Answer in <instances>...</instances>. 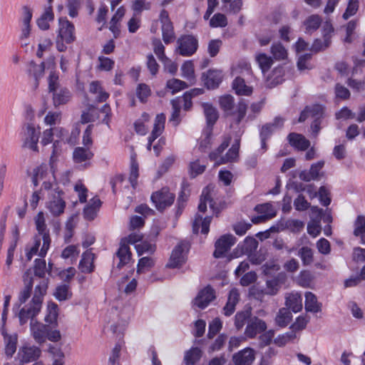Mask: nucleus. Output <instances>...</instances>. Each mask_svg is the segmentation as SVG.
Instances as JSON below:
<instances>
[{"instance_id":"f257e3e1","label":"nucleus","mask_w":365,"mask_h":365,"mask_svg":"<svg viewBox=\"0 0 365 365\" xmlns=\"http://www.w3.org/2000/svg\"><path fill=\"white\" fill-rule=\"evenodd\" d=\"M45 111L46 108H42L34 115L33 108L31 106L26 108V121L22 125L20 133L22 148L38 152V143L41 133V124H46Z\"/></svg>"},{"instance_id":"f03ea898","label":"nucleus","mask_w":365,"mask_h":365,"mask_svg":"<svg viewBox=\"0 0 365 365\" xmlns=\"http://www.w3.org/2000/svg\"><path fill=\"white\" fill-rule=\"evenodd\" d=\"M48 89L51 103L55 108L67 104L71 99V91L60 83L55 73H50Z\"/></svg>"},{"instance_id":"7ed1b4c3","label":"nucleus","mask_w":365,"mask_h":365,"mask_svg":"<svg viewBox=\"0 0 365 365\" xmlns=\"http://www.w3.org/2000/svg\"><path fill=\"white\" fill-rule=\"evenodd\" d=\"M221 108L227 115L232 118L233 120L239 124L245 118L247 104L244 99H241L235 107V101L231 95L221 96L219 100Z\"/></svg>"},{"instance_id":"20e7f679","label":"nucleus","mask_w":365,"mask_h":365,"mask_svg":"<svg viewBox=\"0 0 365 365\" xmlns=\"http://www.w3.org/2000/svg\"><path fill=\"white\" fill-rule=\"evenodd\" d=\"M33 16L32 9L28 6H24L21 8V14L19 21L20 27V34L19 36V43L20 47L28 53L30 48V36L31 34L32 26L31 19Z\"/></svg>"},{"instance_id":"39448f33","label":"nucleus","mask_w":365,"mask_h":365,"mask_svg":"<svg viewBox=\"0 0 365 365\" xmlns=\"http://www.w3.org/2000/svg\"><path fill=\"white\" fill-rule=\"evenodd\" d=\"M46 284H38L35 287L34 295L32 298V305L29 308H22L19 314V322L21 325L26 324L31 319L35 320L34 317L40 312L43 301V292Z\"/></svg>"},{"instance_id":"423d86ee","label":"nucleus","mask_w":365,"mask_h":365,"mask_svg":"<svg viewBox=\"0 0 365 365\" xmlns=\"http://www.w3.org/2000/svg\"><path fill=\"white\" fill-rule=\"evenodd\" d=\"M46 62L44 60H31L25 66L24 72L27 76L30 88L33 92H36L41 81L45 76Z\"/></svg>"},{"instance_id":"0eeeda50","label":"nucleus","mask_w":365,"mask_h":365,"mask_svg":"<svg viewBox=\"0 0 365 365\" xmlns=\"http://www.w3.org/2000/svg\"><path fill=\"white\" fill-rule=\"evenodd\" d=\"M45 175L46 166L43 164L34 170L31 180L34 187L38 186L41 181H42V183L41 189L35 190L31 195V198L30 200V205L33 210H35L37 207L38 201L43 197L42 188H46V181L44 180Z\"/></svg>"},{"instance_id":"6e6552de","label":"nucleus","mask_w":365,"mask_h":365,"mask_svg":"<svg viewBox=\"0 0 365 365\" xmlns=\"http://www.w3.org/2000/svg\"><path fill=\"white\" fill-rule=\"evenodd\" d=\"M48 195H51L48 207L51 213L53 216H58L61 215L66 207V202L61 197L62 192L58 190L56 185H51L49 187H47Z\"/></svg>"},{"instance_id":"1a4fd4ad","label":"nucleus","mask_w":365,"mask_h":365,"mask_svg":"<svg viewBox=\"0 0 365 365\" xmlns=\"http://www.w3.org/2000/svg\"><path fill=\"white\" fill-rule=\"evenodd\" d=\"M175 51L182 56H190L195 53L198 47V41L192 35L181 36L177 41Z\"/></svg>"},{"instance_id":"9d476101","label":"nucleus","mask_w":365,"mask_h":365,"mask_svg":"<svg viewBox=\"0 0 365 365\" xmlns=\"http://www.w3.org/2000/svg\"><path fill=\"white\" fill-rule=\"evenodd\" d=\"M150 198L156 209L163 211L173 203L175 195L168 187H163L153 192Z\"/></svg>"},{"instance_id":"9b49d317","label":"nucleus","mask_w":365,"mask_h":365,"mask_svg":"<svg viewBox=\"0 0 365 365\" xmlns=\"http://www.w3.org/2000/svg\"><path fill=\"white\" fill-rule=\"evenodd\" d=\"M41 351L35 346H23L19 348L15 359L19 365L36 361L41 356Z\"/></svg>"},{"instance_id":"f8f14e48","label":"nucleus","mask_w":365,"mask_h":365,"mask_svg":"<svg viewBox=\"0 0 365 365\" xmlns=\"http://www.w3.org/2000/svg\"><path fill=\"white\" fill-rule=\"evenodd\" d=\"M187 249L188 248L186 244H178L172 252L168 266L172 268H175L185 263L186 261V253Z\"/></svg>"},{"instance_id":"ddd939ff","label":"nucleus","mask_w":365,"mask_h":365,"mask_svg":"<svg viewBox=\"0 0 365 365\" xmlns=\"http://www.w3.org/2000/svg\"><path fill=\"white\" fill-rule=\"evenodd\" d=\"M235 243V237L232 235H225L222 236L215 242V250L213 253L216 258L222 257L225 254Z\"/></svg>"},{"instance_id":"4468645a","label":"nucleus","mask_w":365,"mask_h":365,"mask_svg":"<svg viewBox=\"0 0 365 365\" xmlns=\"http://www.w3.org/2000/svg\"><path fill=\"white\" fill-rule=\"evenodd\" d=\"M215 298V290L210 286L199 292L193 300V306L200 309L205 308Z\"/></svg>"},{"instance_id":"2eb2a0df","label":"nucleus","mask_w":365,"mask_h":365,"mask_svg":"<svg viewBox=\"0 0 365 365\" xmlns=\"http://www.w3.org/2000/svg\"><path fill=\"white\" fill-rule=\"evenodd\" d=\"M74 26L68 21L66 19H59V29L58 38H61V41H65L67 43H70L74 41Z\"/></svg>"},{"instance_id":"dca6fc26","label":"nucleus","mask_w":365,"mask_h":365,"mask_svg":"<svg viewBox=\"0 0 365 365\" xmlns=\"http://www.w3.org/2000/svg\"><path fill=\"white\" fill-rule=\"evenodd\" d=\"M165 123V115L163 113L158 114L155 119L153 129L148 138L147 149L150 150L153 142L159 137L164 130Z\"/></svg>"},{"instance_id":"f3484780","label":"nucleus","mask_w":365,"mask_h":365,"mask_svg":"<svg viewBox=\"0 0 365 365\" xmlns=\"http://www.w3.org/2000/svg\"><path fill=\"white\" fill-rule=\"evenodd\" d=\"M267 329L265 322L257 318H252L247 324L245 334L249 338H254L257 334H259Z\"/></svg>"},{"instance_id":"a211bd4d","label":"nucleus","mask_w":365,"mask_h":365,"mask_svg":"<svg viewBox=\"0 0 365 365\" xmlns=\"http://www.w3.org/2000/svg\"><path fill=\"white\" fill-rule=\"evenodd\" d=\"M45 217L43 212H39L36 216L34 217V222L36 229L38 232V236H41L43 240V245L40 250V257H43L46 255V225H45Z\"/></svg>"},{"instance_id":"6ab92c4d","label":"nucleus","mask_w":365,"mask_h":365,"mask_svg":"<svg viewBox=\"0 0 365 365\" xmlns=\"http://www.w3.org/2000/svg\"><path fill=\"white\" fill-rule=\"evenodd\" d=\"M255 358V351L250 348H246L233 356V361L235 365H252Z\"/></svg>"},{"instance_id":"aec40b11","label":"nucleus","mask_w":365,"mask_h":365,"mask_svg":"<svg viewBox=\"0 0 365 365\" xmlns=\"http://www.w3.org/2000/svg\"><path fill=\"white\" fill-rule=\"evenodd\" d=\"M76 271L74 267H71L66 269H61L59 268L53 267V264L50 263L48 264V269H47V272H48L51 276H58L60 279L67 282L71 280L76 274Z\"/></svg>"},{"instance_id":"412c9836","label":"nucleus","mask_w":365,"mask_h":365,"mask_svg":"<svg viewBox=\"0 0 365 365\" xmlns=\"http://www.w3.org/2000/svg\"><path fill=\"white\" fill-rule=\"evenodd\" d=\"M31 269H29L24 274L23 278L24 287L19 294V300L21 304H24L30 297L34 285V279L31 277Z\"/></svg>"},{"instance_id":"4be33fe9","label":"nucleus","mask_w":365,"mask_h":365,"mask_svg":"<svg viewBox=\"0 0 365 365\" xmlns=\"http://www.w3.org/2000/svg\"><path fill=\"white\" fill-rule=\"evenodd\" d=\"M286 308L291 309L294 312H299L302 309V298L300 294L292 292L287 294L285 296Z\"/></svg>"},{"instance_id":"5701e85b","label":"nucleus","mask_w":365,"mask_h":365,"mask_svg":"<svg viewBox=\"0 0 365 365\" xmlns=\"http://www.w3.org/2000/svg\"><path fill=\"white\" fill-rule=\"evenodd\" d=\"M240 145V140L239 139H236L235 142L232 144L227 153L219 158L217 160V165L237 161L239 158Z\"/></svg>"},{"instance_id":"b1692460","label":"nucleus","mask_w":365,"mask_h":365,"mask_svg":"<svg viewBox=\"0 0 365 365\" xmlns=\"http://www.w3.org/2000/svg\"><path fill=\"white\" fill-rule=\"evenodd\" d=\"M1 334L5 344V354L8 357H11L16 350L17 334H9L6 332L4 328H2Z\"/></svg>"},{"instance_id":"393cba45","label":"nucleus","mask_w":365,"mask_h":365,"mask_svg":"<svg viewBox=\"0 0 365 365\" xmlns=\"http://www.w3.org/2000/svg\"><path fill=\"white\" fill-rule=\"evenodd\" d=\"M266 291L264 292L259 289L253 291L252 294L255 298L260 299L264 294L271 296L275 295L277 294L280 287L279 282L276 278L267 280L266 282Z\"/></svg>"},{"instance_id":"a878e982","label":"nucleus","mask_w":365,"mask_h":365,"mask_svg":"<svg viewBox=\"0 0 365 365\" xmlns=\"http://www.w3.org/2000/svg\"><path fill=\"white\" fill-rule=\"evenodd\" d=\"M202 77L208 88H217L222 79V72L217 70H210L206 74H203Z\"/></svg>"},{"instance_id":"bb28decb","label":"nucleus","mask_w":365,"mask_h":365,"mask_svg":"<svg viewBox=\"0 0 365 365\" xmlns=\"http://www.w3.org/2000/svg\"><path fill=\"white\" fill-rule=\"evenodd\" d=\"M240 300V294L236 288L232 289L228 295L227 302L223 308L225 316H230L235 310V306Z\"/></svg>"},{"instance_id":"cd10ccee","label":"nucleus","mask_w":365,"mask_h":365,"mask_svg":"<svg viewBox=\"0 0 365 365\" xmlns=\"http://www.w3.org/2000/svg\"><path fill=\"white\" fill-rule=\"evenodd\" d=\"M31 334L37 343L41 344L46 341V325L36 320L31 322Z\"/></svg>"},{"instance_id":"c85d7f7f","label":"nucleus","mask_w":365,"mask_h":365,"mask_svg":"<svg viewBox=\"0 0 365 365\" xmlns=\"http://www.w3.org/2000/svg\"><path fill=\"white\" fill-rule=\"evenodd\" d=\"M284 120L281 117H276L272 123H267L262 126L260 132V138H266L270 137L272 133L283 126Z\"/></svg>"},{"instance_id":"c756f323","label":"nucleus","mask_w":365,"mask_h":365,"mask_svg":"<svg viewBox=\"0 0 365 365\" xmlns=\"http://www.w3.org/2000/svg\"><path fill=\"white\" fill-rule=\"evenodd\" d=\"M287 138L289 144L298 150H305L310 145L309 141L302 134L291 133Z\"/></svg>"},{"instance_id":"7c9ffc66","label":"nucleus","mask_w":365,"mask_h":365,"mask_svg":"<svg viewBox=\"0 0 365 365\" xmlns=\"http://www.w3.org/2000/svg\"><path fill=\"white\" fill-rule=\"evenodd\" d=\"M94 255L90 252L86 251L83 253L82 258L79 263V269L84 273H90L93 271Z\"/></svg>"},{"instance_id":"2f4dec72","label":"nucleus","mask_w":365,"mask_h":365,"mask_svg":"<svg viewBox=\"0 0 365 365\" xmlns=\"http://www.w3.org/2000/svg\"><path fill=\"white\" fill-rule=\"evenodd\" d=\"M47 352L51 357L50 365H65L64 364V354L60 346H51L47 345Z\"/></svg>"},{"instance_id":"473e14b6","label":"nucleus","mask_w":365,"mask_h":365,"mask_svg":"<svg viewBox=\"0 0 365 365\" xmlns=\"http://www.w3.org/2000/svg\"><path fill=\"white\" fill-rule=\"evenodd\" d=\"M211 222V217H206L202 219V216L197 215L192 222V231L197 234L199 232L200 226H201V232L207 235L209 232V227Z\"/></svg>"},{"instance_id":"72a5a7b5","label":"nucleus","mask_w":365,"mask_h":365,"mask_svg":"<svg viewBox=\"0 0 365 365\" xmlns=\"http://www.w3.org/2000/svg\"><path fill=\"white\" fill-rule=\"evenodd\" d=\"M232 88L239 96H250L252 93V88L247 86L241 77L235 78L232 82Z\"/></svg>"},{"instance_id":"f704fd0d","label":"nucleus","mask_w":365,"mask_h":365,"mask_svg":"<svg viewBox=\"0 0 365 365\" xmlns=\"http://www.w3.org/2000/svg\"><path fill=\"white\" fill-rule=\"evenodd\" d=\"M305 309L313 313H317L322 309V304L317 301L316 295L312 292H307L305 294Z\"/></svg>"},{"instance_id":"c9c22d12","label":"nucleus","mask_w":365,"mask_h":365,"mask_svg":"<svg viewBox=\"0 0 365 365\" xmlns=\"http://www.w3.org/2000/svg\"><path fill=\"white\" fill-rule=\"evenodd\" d=\"M292 319L291 312L285 307L279 309L275 317V324L279 327H287Z\"/></svg>"},{"instance_id":"e433bc0d","label":"nucleus","mask_w":365,"mask_h":365,"mask_svg":"<svg viewBox=\"0 0 365 365\" xmlns=\"http://www.w3.org/2000/svg\"><path fill=\"white\" fill-rule=\"evenodd\" d=\"M45 256L46 255L34 260L32 268L34 277L31 276L34 281L36 279H43L46 276V260L43 259Z\"/></svg>"},{"instance_id":"4c0bfd02","label":"nucleus","mask_w":365,"mask_h":365,"mask_svg":"<svg viewBox=\"0 0 365 365\" xmlns=\"http://www.w3.org/2000/svg\"><path fill=\"white\" fill-rule=\"evenodd\" d=\"M53 295L58 301L63 302L72 297V292L69 285L59 284L55 288Z\"/></svg>"},{"instance_id":"58836bf2","label":"nucleus","mask_w":365,"mask_h":365,"mask_svg":"<svg viewBox=\"0 0 365 365\" xmlns=\"http://www.w3.org/2000/svg\"><path fill=\"white\" fill-rule=\"evenodd\" d=\"M93 153L88 148H76L73 153V158L76 163H82L93 157Z\"/></svg>"},{"instance_id":"ea45409f","label":"nucleus","mask_w":365,"mask_h":365,"mask_svg":"<svg viewBox=\"0 0 365 365\" xmlns=\"http://www.w3.org/2000/svg\"><path fill=\"white\" fill-rule=\"evenodd\" d=\"M212 190V187L210 185H208L203 189L198 205L199 211L204 212L207 209V202L209 203L210 208L213 209L212 200L210 195Z\"/></svg>"},{"instance_id":"a19ab883","label":"nucleus","mask_w":365,"mask_h":365,"mask_svg":"<svg viewBox=\"0 0 365 365\" xmlns=\"http://www.w3.org/2000/svg\"><path fill=\"white\" fill-rule=\"evenodd\" d=\"M59 313L58 305L53 302L47 304V327L48 325L57 326V319Z\"/></svg>"},{"instance_id":"79ce46f5","label":"nucleus","mask_w":365,"mask_h":365,"mask_svg":"<svg viewBox=\"0 0 365 365\" xmlns=\"http://www.w3.org/2000/svg\"><path fill=\"white\" fill-rule=\"evenodd\" d=\"M322 18L317 14H312L304 21L305 32L312 34L319 29L322 24Z\"/></svg>"},{"instance_id":"37998d69","label":"nucleus","mask_w":365,"mask_h":365,"mask_svg":"<svg viewBox=\"0 0 365 365\" xmlns=\"http://www.w3.org/2000/svg\"><path fill=\"white\" fill-rule=\"evenodd\" d=\"M61 143L58 140H55L52 145V153L50 156L49 164L51 167V170L55 178V172L56 163L58 161V157L61 155Z\"/></svg>"},{"instance_id":"c03bdc74","label":"nucleus","mask_w":365,"mask_h":365,"mask_svg":"<svg viewBox=\"0 0 365 365\" xmlns=\"http://www.w3.org/2000/svg\"><path fill=\"white\" fill-rule=\"evenodd\" d=\"M354 235L360 237L362 244H365V217L359 215L354 222Z\"/></svg>"},{"instance_id":"a18cd8bd","label":"nucleus","mask_w":365,"mask_h":365,"mask_svg":"<svg viewBox=\"0 0 365 365\" xmlns=\"http://www.w3.org/2000/svg\"><path fill=\"white\" fill-rule=\"evenodd\" d=\"M117 256L119 258V263L118 267L120 268L125 264H128L131 258V252L130 248L127 245H121L117 252Z\"/></svg>"},{"instance_id":"49530a36","label":"nucleus","mask_w":365,"mask_h":365,"mask_svg":"<svg viewBox=\"0 0 365 365\" xmlns=\"http://www.w3.org/2000/svg\"><path fill=\"white\" fill-rule=\"evenodd\" d=\"M61 334L60 331L57 329H48L47 327V340L53 343V344H48V346L51 345V346H60V349H62L63 344L61 342Z\"/></svg>"},{"instance_id":"de8ad7c7","label":"nucleus","mask_w":365,"mask_h":365,"mask_svg":"<svg viewBox=\"0 0 365 365\" xmlns=\"http://www.w3.org/2000/svg\"><path fill=\"white\" fill-rule=\"evenodd\" d=\"M202 107L207 124L212 125L218 118V113L216 108L209 103H203Z\"/></svg>"},{"instance_id":"09e8293b","label":"nucleus","mask_w":365,"mask_h":365,"mask_svg":"<svg viewBox=\"0 0 365 365\" xmlns=\"http://www.w3.org/2000/svg\"><path fill=\"white\" fill-rule=\"evenodd\" d=\"M255 58L263 73L269 71L273 64L272 57L265 53H258L256 55Z\"/></svg>"},{"instance_id":"8fccbe9b","label":"nucleus","mask_w":365,"mask_h":365,"mask_svg":"<svg viewBox=\"0 0 365 365\" xmlns=\"http://www.w3.org/2000/svg\"><path fill=\"white\" fill-rule=\"evenodd\" d=\"M181 71L182 76L190 81V85L194 84V66L192 61H187L185 62L181 67Z\"/></svg>"},{"instance_id":"3c124183","label":"nucleus","mask_w":365,"mask_h":365,"mask_svg":"<svg viewBox=\"0 0 365 365\" xmlns=\"http://www.w3.org/2000/svg\"><path fill=\"white\" fill-rule=\"evenodd\" d=\"M230 139L231 138L229 136L225 137L220 145L215 150L210 153L209 157L210 160H214L216 165H217V160L219 158L222 156L221 155L222 153L229 146Z\"/></svg>"},{"instance_id":"603ef678","label":"nucleus","mask_w":365,"mask_h":365,"mask_svg":"<svg viewBox=\"0 0 365 365\" xmlns=\"http://www.w3.org/2000/svg\"><path fill=\"white\" fill-rule=\"evenodd\" d=\"M139 175L138 173V164L135 160V155L131 156V165H130V173L129 177V181L133 188H135L138 185V178Z\"/></svg>"},{"instance_id":"864d4df0","label":"nucleus","mask_w":365,"mask_h":365,"mask_svg":"<svg viewBox=\"0 0 365 365\" xmlns=\"http://www.w3.org/2000/svg\"><path fill=\"white\" fill-rule=\"evenodd\" d=\"M135 93L141 103H145L151 94V90L147 84L139 83L136 88Z\"/></svg>"},{"instance_id":"5fc2aeb1","label":"nucleus","mask_w":365,"mask_h":365,"mask_svg":"<svg viewBox=\"0 0 365 365\" xmlns=\"http://www.w3.org/2000/svg\"><path fill=\"white\" fill-rule=\"evenodd\" d=\"M41 245V237L35 235L34 237V244L31 247H26V257L28 261H30L34 255H38L40 256V251L38 252L39 247Z\"/></svg>"},{"instance_id":"6e6d98bb","label":"nucleus","mask_w":365,"mask_h":365,"mask_svg":"<svg viewBox=\"0 0 365 365\" xmlns=\"http://www.w3.org/2000/svg\"><path fill=\"white\" fill-rule=\"evenodd\" d=\"M255 210L262 215H264L267 219H271L276 215V211L270 203L258 205L255 207Z\"/></svg>"},{"instance_id":"4d7b16f0","label":"nucleus","mask_w":365,"mask_h":365,"mask_svg":"<svg viewBox=\"0 0 365 365\" xmlns=\"http://www.w3.org/2000/svg\"><path fill=\"white\" fill-rule=\"evenodd\" d=\"M271 53L277 61L284 60L287 57V51L280 43H277L272 46Z\"/></svg>"},{"instance_id":"13d9d810","label":"nucleus","mask_w":365,"mask_h":365,"mask_svg":"<svg viewBox=\"0 0 365 365\" xmlns=\"http://www.w3.org/2000/svg\"><path fill=\"white\" fill-rule=\"evenodd\" d=\"M80 253L78 245H68L63 250L61 257L63 259H71V262H73L77 259V257Z\"/></svg>"},{"instance_id":"bf43d9fd","label":"nucleus","mask_w":365,"mask_h":365,"mask_svg":"<svg viewBox=\"0 0 365 365\" xmlns=\"http://www.w3.org/2000/svg\"><path fill=\"white\" fill-rule=\"evenodd\" d=\"M161 29L163 41L166 44L173 42L175 38L173 24L162 25Z\"/></svg>"},{"instance_id":"052dcab7","label":"nucleus","mask_w":365,"mask_h":365,"mask_svg":"<svg viewBox=\"0 0 365 365\" xmlns=\"http://www.w3.org/2000/svg\"><path fill=\"white\" fill-rule=\"evenodd\" d=\"M251 317V311L250 309L239 312L235 315V325L237 329H241L245 324L246 322Z\"/></svg>"},{"instance_id":"680f3d73","label":"nucleus","mask_w":365,"mask_h":365,"mask_svg":"<svg viewBox=\"0 0 365 365\" xmlns=\"http://www.w3.org/2000/svg\"><path fill=\"white\" fill-rule=\"evenodd\" d=\"M180 100H172L171 104L173 106V112L170 118V122L173 123L174 126L179 124L180 119Z\"/></svg>"},{"instance_id":"e2e57ef3","label":"nucleus","mask_w":365,"mask_h":365,"mask_svg":"<svg viewBox=\"0 0 365 365\" xmlns=\"http://www.w3.org/2000/svg\"><path fill=\"white\" fill-rule=\"evenodd\" d=\"M153 46L154 52L157 55L160 61H161L162 62H165L166 61H168V58L165 54V46H163L160 39H153Z\"/></svg>"},{"instance_id":"0e129e2a","label":"nucleus","mask_w":365,"mask_h":365,"mask_svg":"<svg viewBox=\"0 0 365 365\" xmlns=\"http://www.w3.org/2000/svg\"><path fill=\"white\" fill-rule=\"evenodd\" d=\"M304 265H309L312 263L314 260L313 252L311 248L308 247H302L298 252Z\"/></svg>"},{"instance_id":"69168bd1","label":"nucleus","mask_w":365,"mask_h":365,"mask_svg":"<svg viewBox=\"0 0 365 365\" xmlns=\"http://www.w3.org/2000/svg\"><path fill=\"white\" fill-rule=\"evenodd\" d=\"M200 357L201 351L198 348H193L186 353L184 359L187 365H193Z\"/></svg>"},{"instance_id":"338daca9","label":"nucleus","mask_w":365,"mask_h":365,"mask_svg":"<svg viewBox=\"0 0 365 365\" xmlns=\"http://www.w3.org/2000/svg\"><path fill=\"white\" fill-rule=\"evenodd\" d=\"M258 247V242L253 237H246L244 241L242 250L247 255L252 254Z\"/></svg>"},{"instance_id":"774afa93","label":"nucleus","mask_w":365,"mask_h":365,"mask_svg":"<svg viewBox=\"0 0 365 365\" xmlns=\"http://www.w3.org/2000/svg\"><path fill=\"white\" fill-rule=\"evenodd\" d=\"M211 27H225L227 25V20L225 15L217 13L215 14L210 21Z\"/></svg>"}]
</instances>
